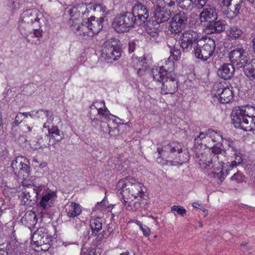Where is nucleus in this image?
Wrapping results in <instances>:
<instances>
[{"instance_id": "nucleus-1", "label": "nucleus", "mask_w": 255, "mask_h": 255, "mask_svg": "<svg viewBox=\"0 0 255 255\" xmlns=\"http://www.w3.org/2000/svg\"><path fill=\"white\" fill-rule=\"evenodd\" d=\"M153 80L161 84V93L173 94L178 90L179 81L176 76L168 71L163 67L152 70Z\"/></svg>"}, {"instance_id": "nucleus-2", "label": "nucleus", "mask_w": 255, "mask_h": 255, "mask_svg": "<svg viewBox=\"0 0 255 255\" xmlns=\"http://www.w3.org/2000/svg\"><path fill=\"white\" fill-rule=\"evenodd\" d=\"M45 21L42 13L37 9H28L21 14L18 24V29L24 36L31 33L32 29L36 27L39 23L40 27H42V23Z\"/></svg>"}, {"instance_id": "nucleus-3", "label": "nucleus", "mask_w": 255, "mask_h": 255, "mask_svg": "<svg viewBox=\"0 0 255 255\" xmlns=\"http://www.w3.org/2000/svg\"><path fill=\"white\" fill-rule=\"evenodd\" d=\"M254 110L253 107L249 105L235 107L231 114L234 126L246 131L252 130V128L248 125V117L249 114L251 115V111Z\"/></svg>"}, {"instance_id": "nucleus-4", "label": "nucleus", "mask_w": 255, "mask_h": 255, "mask_svg": "<svg viewBox=\"0 0 255 255\" xmlns=\"http://www.w3.org/2000/svg\"><path fill=\"white\" fill-rule=\"evenodd\" d=\"M158 156L157 161L159 163L164 164V160L167 159L173 158V156L181 153L182 152V145L178 142H171L167 145H163L161 148H157Z\"/></svg>"}, {"instance_id": "nucleus-5", "label": "nucleus", "mask_w": 255, "mask_h": 255, "mask_svg": "<svg viewBox=\"0 0 255 255\" xmlns=\"http://www.w3.org/2000/svg\"><path fill=\"white\" fill-rule=\"evenodd\" d=\"M130 15L131 17L128 19V27H132L134 25H141L145 23L149 16L145 6L138 2L132 7V12Z\"/></svg>"}, {"instance_id": "nucleus-6", "label": "nucleus", "mask_w": 255, "mask_h": 255, "mask_svg": "<svg viewBox=\"0 0 255 255\" xmlns=\"http://www.w3.org/2000/svg\"><path fill=\"white\" fill-rule=\"evenodd\" d=\"M214 40H209L203 45L199 42L194 47L193 53L195 56L202 61H206L214 54L216 49Z\"/></svg>"}, {"instance_id": "nucleus-7", "label": "nucleus", "mask_w": 255, "mask_h": 255, "mask_svg": "<svg viewBox=\"0 0 255 255\" xmlns=\"http://www.w3.org/2000/svg\"><path fill=\"white\" fill-rule=\"evenodd\" d=\"M12 168L16 175L22 177L23 185L25 184V179L28 177L30 172L29 162L23 156H18L13 160L11 164Z\"/></svg>"}, {"instance_id": "nucleus-8", "label": "nucleus", "mask_w": 255, "mask_h": 255, "mask_svg": "<svg viewBox=\"0 0 255 255\" xmlns=\"http://www.w3.org/2000/svg\"><path fill=\"white\" fill-rule=\"evenodd\" d=\"M119 42L117 39L111 38L104 43L102 54L106 56L107 60H116L121 56Z\"/></svg>"}, {"instance_id": "nucleus-9", "label": "nucleus", "mask_w": 255, "mask_h": 255, "mask_svg": "<svg viewBox=\"0 0 255 255\" xmlns=\"http://www.w3.org/2000/svg\"><path fill=\"white\" fill-rule=\"evenodd\" d=\"M181 47L183 50L188 51L193 45L195 46L201 42L200 36L197 31L193 30H187L181 34L179 37Z\"/></svg>"}, {"instance_id": "nucleus-10", "label": "nucleus", "mask_w": 255, "mask_h": 255, "mask_svg": "<svg viewBox=\"0 0 255 255\" xmlns=\"http://www.w3.org/2000/svg\"><path fill=\"white\" fill-rule=\"evenodd\" d=\"M226 83H219L214 87V96L218 97L220 103H229L233 98L232 88L226 86Z\"/></svg>"}, {"instance_id": "nucleus-11", "label": "nucleus", "mask_w": 255, "mask_h": 255, "mask_svg": "<svg viewBox=\"0 0 255 255\" xmlns=\"http://www.w3.org/2000/svg\"><path fill=\"white\" fill-rule=\"evenodd\" d=\"M90 109L89 117L91 120V123L94 127L98 125L99 119L104 116V113L106 110L109 111L105 106L104 101L94 102L90 106Z\"/></svg>"}, {"instance_id": "nucleus-12", "label": "nucleus", "mask_w": 255, "mask_h": 255, "mask_svg": "<svg viewBox=\"0 0 255 255\" xmlns=\"http://www.w3.org/2000/svg\"><path fill=\"white\" fill-rule=\"evenodd\" d=\"M42 190V186H36L29 185L24 189L22 196V201L24 205L31 206L34 205L37 199V196Z\"/></svg>"}, {"instance_id": "nucleus-13", "label": "nucleus", "mask_w": 255, "mask_h": 255, "mask_svg": "<svg viewBox=\"0 0 255 255\" xmlns=\"http://www.w3.org/2000/svg\"><path fill=\"white\" fill-rule=\"evenodd\" d=\"M246 53V50L241 45L230 52L229 57L232 63H236L239 67L242 68L243 64L245 65L248 60Z\"/></svg>"}, {"instance_id": "nucleus-14", "label": "nucleus", "mask_w": 255, "mask_h": 255, "mask_svg": "<svg viewBox=\"0 0 255 255\" xmlns=\"http://www.w3.org/2000/svg\"><path fill=\"white\" fill-rule=\"evenodd\" d=\"M218 19V12L217 9L214 6L207 4L202 8L199 14V20L201 24L204 26L213 20Z\"/></svg>"}, {"instance_id": "nucleus-15", "label": "nucleus", "mask_w": 255, "mask_h": 255, "mask_svg": "<svg viewBox=\"0 0 255 255\" xmlns=\"http://www.w3.org/2000/svg\"><path fill=\"white\" fill-rule=\"evenodd\" d=\"M104 113V116L101 119L106 120L112 129H117L118 131V135L122 133L123 132L124 125L121 123L122 120L120 118L112 115L109 111L106 110Z\"/></svg>"}, {"instance_id": "nucleus-16", "label": "nucleus", "mask_w": 255, "mask_h": 255, "mask_svg": "<svg viewBox=\"0 0 255 255\" xmlns=\"http://www.w3.org/2000/svg\"><path fill=\"white\" fill-rule=\"evenodd\" d=\"M204 27L205 31L208 34L219 33L225 30L226 24L225 21L218 18L206 24Z\"/></svg>"}, {"instance_id": "nucleus-17", "label": "nucleus", "mask_w": 255, "mask_h": 255, "mask_svg": "<svg viewBox=\"0 0 255 255\" xmlns=\"http://www.w3.org/2000/svg\"><path fill=\"white\" fill-rule=\"evenodd\" d=\"M130 184V187L128 188L129 192H131V196L134 198L137 197H143L144 192L143 189V185L137 181L133 177L128 178V184Z\"/></svg>"}, {"instance_id": "nucleus-18", "label": "nucleus", "mask_w": 255, "mask_h": 255, "mask_svg": "<svg viewBox=\"0 0 255 255\" xmlns=\"http://www.w3.org/2000/svg\"><path fill=\"white\" fill-rule=\"evenodd\" d=\"M127 12H124L117 16L113 23V27L117 32H125L127 30L128 24L126 22Z\"/></svg>"}, {"instance_id": "nucleus-19", "label": "nucleus", "mask_w": 255, "mask_h": 255, "mask_svg": "<svg viewBox=\"0 0 255 255\" xmlns=\"http://www.w3.org/2000/svg\"><path fill=\"white\" fill-rule=\"evenodd\" d=\"M68 12L71 17H74L76 19H80V17L83 18L84 15H87L89 13L86 6L83 3L73 6L68 10Z\"/></svg>"}, {"instance_id": "nucleus-20", "label": "nucleus", "mask_w": 255, "mask_h": 255, "mask_svg": "<svg viewBox=\"0 0 255 255\" xmlns=\"http://www.w3.org/2000/svg\"><path fill=\"white\" fill-rule=\"evenodd\" d=\"M235 72L234 67L231 64H224L218 69L217 74L224 80L231 79Z\"/></svg>"}, {"instance_id": "nucleus-21", "label": "nucleus", "mask_w": 255, "mask_h": 255, "mask_svg": "<svg viewBox=\"0 0 255 255\" xmlns=\"http://www.w3.org/2000/svg\"><path fill=\"white\" fill-rule=\"evenodd\" d=\"M153 13L155 20L158 24L167 21L171 15L170 11H167L158 5H156Z\"/></svg>"}, {"instance_id": "nucleus-22", "label": "nucleus", "mask_w": 255, "mask_h": 255, "mask_svg": "<svg viewBox=\"0 0 255 255\" xmlns=\"http://www.w3.org/2000/svg\"><path fill=\"white\" fill-rule=\"evenodd\" d=\"M104 18H96L95 16H91L87 20L90 26V29L93 35L98 34L103 28Z\"/></svg>"}, {"instance_id": "nucleus-23", "label": "nucleus", "mask_w": 255, "mask_h": 255, "mask_svg": "<svg viewBox=\"0 0 255 255\" xmlns=\"http://www.w3.org/2000/svg\"><path fill=\"white\" fill-rule=\"evenodd\" d=\"M245 4L244 0H235L234 3L227 9L228 13L232 14V17H236L243 11Z\"/></svg>"}, {"instance_id": "nucleus-24", "label": "nucleus", "mask_w": 255, "mask_h": 255, "mask_svg": "<svg viewBox=\"0 0 255 255\" xmlns=\"http://www.w3.org/2000/svg\"><path fill=\"white\" fill-rule=\"evenodd\" d=\"M245 75L251 80L255 79V58L248 59L243 67Z\"/></svg>"}, {"instance_id": "nucleus-25", "label": "nucleus", "mask_w": 255, "mask_h": 255, "mask_svg": "<svg viewBox=\"0 0 255 255\" xmlns=\"http://www.w3.org/2000/svg\"><path fill=\"white\" fill-rule=\"evenodd\" d=\"M100 124L99 130L103 133H108L110 137H116L118 135V131L117 129H112L110 128L108 122L106 120L102 119H99L98 125L95 127H97Z\"/></svg>"}, {"instance_id": "nucleus-26", "label": "nucleus", "mask_w": 255, "mask_h": 255, "mask_svg": "<svg viewBox=\"0 0 255 255\" xmlns=\"http://www.w3.org/2000/svg\"><path fill=\"white\" fill-rule=\"evenodd\" d=\"M127 184L128 181L127 178H125L120 180L117 185V194L121 201L123 200V203L125 204L127 202L126 199L128 194Z\"/></svg>"}, {"instance_id": "nucleus-27", "label": "nucleus", "mask_w": 255, "mask_h": 255, "mask_svg": "<svg viewBox=\"0 0 255 255\" xmlns=\"http://www.w3.org/2000/svg\"><path fill=\"white\" fill-rule=\"evenodd\" d=\"M196 158H199V164L200 165H206V166H210L213 163L215 165V163H221L220 161L217 160V157L213 154L211 155L210 153L208 155H205L203 153H201V155L196 154Z\"/></svg>"}, {"instance_id": "nucleus-28", "label": "nucleus", "mask_w": 255, "mask_h": 255, "mask_svg": "<svg viewBox=\"0 0 255 255\" xmlns=\"http://www.w3.org/2000/svg\"><path fill=\"white\" fill-rule=\"evenodd\" d=\"M235 160L232 161L231 162H228L227 163V167L224 166V162L221 161V165L222 166V173H224L226 172V174H228V172L234 168L236 167L238 164L241 163L243 161V159L240 155H238L237 153H234Z\"/></svg>"}, {"instance_id": "nucleus-29", "label": "nucleus", "mask_w": 255, "mask_h": 255, "mask_svg": "<svg viewBox=\"0 0 255 255\" xmlns=\"http://www.w3.org/2000/svg\"><path fill=\"white\" fill-rule=\"evenodd\" d=\"M56 197V194L54 192L48 193L42 196L39 204L43 209H48L51 206V204H52Z\"/></svg>"}, {"instance_id": "nucleus-30", "label": "nucleus", "mask_w": 255, "mask_h": 255, "mask_svg": "<svg viewBox=\"0 0 255 255\" xmlns=\"http://www.w3.org/2000/svg\"><path fill=\"white\" fill-rule=\"evenodd\" d=\"M82 212L80 205L72 202L69 205L67 206L66 212L67 216L70 218H74L79 215Z\"/></svg>"}, {"instance_id": "nucleus-31", "label": "nucleus", "mask_w": 255, "mask_h": 255, "mask_svg": "<svg viewBox=\"0 0 255 255\" xmlns=\"http://www.w3.org/2000/svg\"><path fill=\"white\" fill-rule=\"evenodd\" d=\"M40 232L39 230H37L34 234L33 238L36 239L35 244L37 246H42V245H46L49 244L50 240L48 238V236L46 234L41 235Z\"/></svg>"}, {"instance_id": "nucleus-32", "label": "nucleus", "mask_w": 255, "mask_h": 255, "mask_svg": "<svg viewBox=\"0 0 255 255\" xmlns=\"http://www.w3.org/2000/svg\"><path fill=\"white\" fill-rule=\"evenodd\" d=\"M48 135L57 142L60 141L64 138V134L61 132L56 126H52L48 129Z\"/></svg>"}, {"instance_id": "nucleus-33", "label": "nucleus", "mask_w": 255, "mask_h": 255, "mask_svg": "<svg viewBox=\"0 0 255 255\" xmlns=\"http://www.w3.org/2000/svg\"><path fill=\"white\" fill-rule=\"evenodd\" d=\"M76 30L79 32V35H83V36H93L92 31L90 29V26L87 21H83L80 25L77 26Z\"/></svg>"}, {"instance_id": "nucleus-34", "label": "nucleus", "mask_w": 255, "mask_h": 255, "mask_svg": "<svg viewBox=\"0 0 255 255\" xmlns=\"http://www.w3.org/2000/svg\"><path fill=\"white\" fill-rule=\"evenodd\" d=\"M184 28V26L180 22L175 20V19L171 18L169 21L168 29L173 34H179L181 33Z\"/></svg>"}, {"instance_id": "nucleus-35", "label": "nucleus", "mask_w": 255, "mask_h": 255, "mask_svg": "<svg viewBox=\"0 0 255 255\" xmlns=\"http://www.w3.org/2000/svg\"><path fill=\"white\" fill-rule=\"evenodd\" d=\"M90 227L94 236L97 235L98 232L102 230V224L101 219H93L90 220Z\"/></svg>"}, {"instance_id": "nucleus-36", "label": "nucleus", "mask_w": 255, "mask_h": 255, "mask_svg": "<svg viewBox=\"0 0 255 255\" xmlns=\"http://www.w3.org/2000/svg\"><path fill=\"white\" fill-rule=\"evenodd\" d=\"M23 130L25 133L26 139L31 141L34 139L37 135V131L36 128L30 127L28 126H25L23 128Z\"/></svg>"}, {"instance_id": "nucleus-37", "label": "nucleus", "mask_w": 255, "mask_h": 255, "mask_svg": "<svg viewBox=\"0 0 255 255\" xmlns=\"http://www.w3.org/2000/svg\"><path fill=\"white\" fill-rule=\"evenodd\" d=\"M243 33V31L237 26L231 27L230 30L227 31V35L232 39L240 38Z\"/></svg>"}, {"instance_id": "nucleus-38", "label": "nucleus", "mask_w": 255, "mask_h": 255, "mask_svg": "<svg viewBox=\"0 0 255 255\" xmlns=\"http://www.w3.org/2000/svg\"><path fill=\"white\" fill-rule=\"evenodd\" d=\"M37 220L35 213L31 211L27 212L21 219L22 222H24L30 225H33L36 223Z\"/></svg>"}, {"instance_id": "nucleus-39", "label": "nucleus", "mask_w": 255, "mask_h": 255, "mask_svg": "<svg viewBox=\"0 0 255 255\" xmlns=\"http://www.w3.org/2000/svg\"><path fill=\"white\" fill-rule=\"evenodd\" d=\"M210 150H211V152L210 153V154L211 155L214 154V155L217 157V160L219 161V155L221 154L226 156L227 154V151L228 149L224 148L223 146V148H221V147L219 146L218 144H215Z\"/></svg>"}, {"instance_id": "nucleus-40", "label": "nucleus", "mask_w": 255, "mask_h": 255, "mask_svg": "<svg viewBox=\"0 0 255 255\" xmlns=\"http://www.w3.org/2000/svg\"><path fill=\"white\" fill-rule=\"evenodd\" d=\"M179 6L182 9L191 11L194 6L193 0H177Z\"/></svg>"}, {"instance_id": "nucleus-41", "label": "nucleus", "mask_w": 255, "mask_h": 255, "mask_svg": "<svg viewBox=\"0 0 255 255\" xmlns=\"http://www.w3.org/2000/svg\"><path fill=\"white\" fill-rule=\"evenodd\" d=\"M171 18L175 19V20L178 22H180L185 27L187 24L188 21L187 14L184 12L181 11L174 14Z\"/></svg>"}, {"instance_id": "nucleus-42", "label": "nucleus", "mask_w": 255, "mask_h": 255, "mask_svg": "<svg viewBox=\"0 0 255 255\" xmlns=\"http://www.w3.org/2000/svg\"><path fill=\"white\" fill-rule=\"evenodd\" d=\"M145 63L146 62L144 58L138 57L137 56H132L131 59L130 65L132 67L136 69Z\"/></svg>"}, {"instance_id": "nucleus-43", "label": "nucleus", "mask_w": 255, "mask_h": 255, "mask_svg": "<svg viewBox=\"0 0 255 255\" xmlns=\"http://www.w3.org/2000/svg\"><path fill=\"white\" fill-rule=\"evenodd\" d=\"M171 211L172 212H176L178 214L182 217H184L186 213V210L182 206L179 205H174L171 207Z\"/></svg>"}, {"instance_id": "nucleus-44", "label": "nucleus", "mask_w": 255, "mask_h": 255, "mask_svg": "<svg viewBox=\"0 0 255 255\" xmlns=\"http://www.w3.org/2000/svg\"><path fill=\"white\" fill-rule=\"evenodd\" d=\"M135 223L139 226L140 229L142 231L143 235L147 237L150 234V229L146 226L143 225L138 220H135Z\"/></svg>"}, {"instance_id": "nucleus-45", "label": "nucleus", "mask_w": 255, "mask_h": 255, "mask_svg": "<svg viewBox=\"0 0 255 255\" xmlns=\"http://www.w3.org/2000/svg\"><path fill=\"white\" fill-rule=\"evenodd\" d=\"M208 0H193L194 6L198 10H201L205 7Z\"/></svg>"}, {"instance_id": "nucleus-46", "label": "nucleus", "mask_w": 255, "mask_h": 255, "mask_svg": "<svg viewBox=\"0 0 255 255\" xmlns=\"http://www.w3.org/2000/svg\"><path fill=\"white\" fill-rule=\"evenodd\" d=\"M47 118V121L45 123L43 126L42 131H44V129H46L48 131V129L51 128H50V126L53 124V117L52 114H49V116Z\"/></svg>"}, {"instance_id": "nucleus-47", "label": "nucleus", "mask_w": 255, "mask_h": 255, "mask_svg": "<svg viewBox=\"0 0 255 255\" xmlns=\"http://www.w3.org/2000/svg\"><path fill=\"white\" fill-rule=\"evenodd\" d=\"M254 110L251 111V115L249 114L248 117V125L253 129V125L255 126V107H253Z\"/></svg>"}, {"instance_id": "nucleus-48", "label": "nucleus", "mask_w": 255, "mask_h": 255, "mask_svg": "<svg viewBox=\"0 0 255 255\" xmlns=\"http://www.w3.org/2000/svg\"><path fill=\"white\" fill-rule=\"evenodd\" d=\"M50 114H51L50 111L46 110H44L43 109H41L35 112V115L37 118H43L44 117H48Z\"/></svg>"}, {"instance_id": "nucleus-49", "label": "nucleus", "mask_w": 255, "mask_h": 255, "mask_svg": "<svg viewBox=\"0 0 255 255\" xmlns=\"http://www.w3.org/2000/svg\"><path fill=\"white\" fill-rule=\"evenodd\" d=\"M171 55L173 57V59L177 60L178 58L181 57V51L179 49L176 48L175 46L173 47V49L170 51Z\"/></svg>"}, {"instance_id": "nucleus-50", "label": "nucleus", "mask_w": 255, "mask_h": 255, "mask_svg": "<svg viewBox=\"0 0 255 255\" xmlns=\"http://www.w3.org/2000/svg\"><path fill=\"white\" fill-rule=\"evenodd\" d=\"M221 145L222 146L223 144L227 145L229 148H227L226 149H228V151H229L230 150V147H231L235 143V142L233 140H232L231 138L223 137V136H221Z\"/></svg>"}, {"instance_id": "nucleus-51", "label": "nucleus", "mask_w": 255, "mask_h": 255, "mask_svg": "<svg viewBox=\"0 0 255 255\" xmlns=\"http://www.w3.org/2000/svg\"><path fill=\"white\" fill-rule=\"evenodd\" d=\"M41 27H40L39 23L36 25V27H33L32 30L33 31V34L34 36L37 38H39L42 36V30L40 29Z\"/></svg>"}, {"instance_id": "nucleus-52", "label": "nucleus", "mask_w": 255, "mask_h": 255, "mask_svg": "<svg viewBox=\"0 0 255 255\" xmlns=\"http://www.w3.org/2000/svg\"><path fill=\"white\" fill-rule=\"evenodd\" d=\"M231 179L237 182H242L244 180L243 174L241 172H238L231 177Z\"/></svg>"}, {"instance_id": "nucleus-53", "label": "nucleus", "mask_w": 255, "mask_h": 255, "mask_svg": "<svg viewBox=\"0 0 255 255\" xmlns=\"http://www.w3.org/2000/svg\"><path fill=\"white\" fill-rule=\"evenodd\" d=\"M149 67L146 63L143 64L141 67H138L137 69V73L139 76H142L145 73L146 69H148Z\"/></svg>"}, {"instance_id": "nucleus-54", "label": "nucleus", "mask_w": 255, "mask_h": 255, "mask_svg": "<svg viewBox=\"0 0 255 255\" xmlns=\"http://www.w3.org/2000/svg\"><path fill=\"white\" fill-rule=\"evenodd\" d=\"M23 115L22 113H19L17 114L15 118V120L12 123V126H17L19 125L20 123L22 122L23 120Z\"/></svg>"}, {"instance_id": "nucleus-55", "label": "nucleus", "mask_w": 255, "mask_h": 255, "mask_svg": "<svg viewBox=\"0 0 255 255\" xmlns=\"http://www.w3.org/2000/svg\"><path fill=\"white\" fill-rule=\"evenodd\" d=\"M235 0H222V3L224 7H226L227 9L230 6Z\"/></svg>"}, {"instance_id": "nucleus-56", "label": "nucleus", "mask_w": 255, "mask_h": 255, "mask_svg": "<svg viewBox=\"0 0 255 255\" xmlns=\"http://www.w3.org/2000/svg\"><path fill=\"white\" fill-rule=\"evenodd\" d=\"M135 44L134 42H128V52H133L135 49Z\"/></svg>"}, {"instance_id": "nucleus-57", "label": "nucleus", "mask_w": 255, "mask_h": 255, "mask_svg": "<svg viewBox=\"0 0 255 255\" xmlns=\"http://www.w3.org/2000/svg\"><path fill=\"white\" fill-rule=\"evenodd\" d=\"M148 33L152 37H155L158 36V33L157 31H151L150 29L147 30Z\"/></svg>"}, {"instance_id": "nucleus-58", "label": "nucleus", "mask_w": 255, "mask_h": 255, "mask_svg": "<svg viewBox=\"0 0 255 255\" xmlns=\"http://www.w3.org/2000/svg\"><path fill=\"white\" fill-rule=\"evenodd\" d=\"M41 249L42 251H46L50 248V244H47L46 245H42V246H40Z\"/></svg>"}, {"instance_id": "nucleus-59", "label": "nucleus", "mask_w": 255, "mask_h": 255, "mask_svg": "<svg viewBox=\"0 0 255 255\" xmlns=\"http://www.w3.org/2000/svg\"><path fill=\"white\" fill-rule=\"evenodd\" d=\"M22 114L25 118H27L28 116H30L31 118H33V117L35 116V115L31 114L30 112L22 113Z\"/></svg>"}, {"instance_id": "nucleus-60", "label": "nucleus", "mask_w": 255, "mask_h": 255, "mask_svg": "<svg viewBox=\"0 0 255 255\" xmlns=\"http://www.w3.org/2000/svg\"><path fill=\"white\" fill-rule=\"evenodd\" d=\"M167 5L169 7L174 6L175 5V2L174 0H170L169 2H165Z\"/></svg>"}, {"instance_id": "nucleus-61", "label": "nucleus", "mask_w": 255, "mask_h": 255, "mask_svg": "<svg viewBox=\"0 0 255 255\" xmlns=\"http://www.w3.org/2000/svg\"><path fill=\"white\" fill-rule=\"evenodd\" d=\"M230 149H231L232 151H233L235 153H237V149H236V146H235V143L231 147H230Z\"/></svg>"}, {"instance_id": "nucleus-62", "label": "nucleus", "mask_w": 255, "mask_h": 255, "mask_svg": "<svg viewBox=\"0 0 255 255\" xmlns=\"http://www.w3.org/2000/svg\"><path fill=\"white\" fill-rule=\"evenodd\" d=\"M200 206L201 205L197 202H193L192 204V206L194 208H199Z\"/></svg>"}, {"instance_id": "nucleus-63", "label": "nucleus", "mask_w": 255, "mask_h": 255, "mask_svg": "<svg viewBox=\"0 0 255 255\" xmlns=\"http://www.w3.org/2000/svg\"><path fill=\"white\" fill-rule=\"evenodd\" d=\"M200 139H203V138H204L205 137V134L203 133V132H201L200 133V135H199L198 136Z\"/></svg>"}, {"instance_id": "nucleus-64", "label": "nucleus", "mask_w": 255, "mask_h": 255, "mask_svg": "<svg viewBox=\"0 0 255 255\" xmlns=\"http://www.w3.org/2000/svg\"><path fill=\"white\" fill-rule=\"evenodd\" d=\"M47 166V163L46 162H43L39 165V167L41 168L45 167Z\"/></svg>"}]
</instances>
